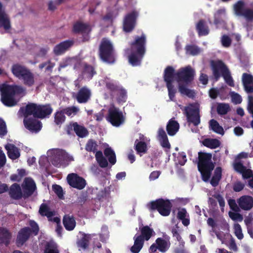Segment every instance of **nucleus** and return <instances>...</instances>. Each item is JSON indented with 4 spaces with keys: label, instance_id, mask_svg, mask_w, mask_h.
<instances>
[{
    "label": "nucleus",
    "instance_id": "f257e3e1",
    "mask_svg": "<svg viewBox=\"0 0 253 253\" xmlns=\"http://www.w3.org/2000/svg\"><path fill=\"white\" fill-rule=\"evenodd\" d=\"M25 89L21 85H10L6 84H0V100L7 107L15 106L17 101L15 99L16 95L21 94Z\"/></svg>",
    "mask_w": 253,
    "mask_h": 253
},
{
    "label": "nucleus",
    "instance_id": "f03ea898",
    "mask_svg": "<svg viewBox=\"0 0 253 253\" xmlns=\"http://www.w3.org/2000/svg\"><path fill=\"white\" fill-rule=\"evenodd\" d=\"M198 154V170L201 174L202 180L208 182L215 167V163L212 161V154L200 151Z\"/></svg>",
    "mask_w": 253,
    "mask_h": 253
},
{
    "label": "nucleus",
    "instance_id": "7ed1b4c3",
    "mask_svg": "<svg viewBox=\"0 0 253 253\" xmlns=\"http://www.w3.org/2000/svg\"><path fill=\"white\" fill-rule=\"evenodd\" d=\"M11 72L14 77L22 81L25 85L31 87L35 84L34 74L26 66L20 63L13 64Z\"/></svg>",
    "mask_w": 253,
    "mask_h": 253
},
{
    "label": "nucleus",
    "instance_id": "20e7f679",
    "mask_svg": "<svg viewBox=\"0 0 253 253\" xmlns=\"http://www.w3.org/2000/svg\"><path fill=\"white\" fill-rule=\"evenodd\" d=\"M211 68L213 76L216 81H217L221 76L228 85L230 86H234V80L231 75L230 72L222 61H212L211 62Z\"/></svg>",
    "mask_w": 253,
    "mask_h": 253
},
{
    "label": "nucleus",
    "instance_id": "39448f33",
    "mask_svg": "<svg viewBox=\"0 0 253 253\" xmlns=\"http://www.w3.org/2000/svg\"><path fill=\"white\" fill-rule=\"evenodd\" d=\"M99 56L101 60L108 64L116 61L115 51L111 42L107 38L102 39L99 46Z\"/></svg>",
    "mask_w": 253,
    "mask_h": 253
},
{
    "label": "nucleus",
    "instance_id": "423d86ee",
    "mask_svg": "<svg viewBox=\"0 0 253 253\" xmlns=\"http://www.w3.org/2000/svg\"><path fill=\"white\" fill-rule=\"evenodd\" d=\"M27 115H32L34 118L43 119L50 115L53 111L51 105L37 104L34 103H29L25 107Z\"/></svg>",
    "mask_w": 253,
    "mask_h": 253
},
{
    "label": "nucleus",
    "instance_id": "0eeeda50",
    "mask_svg": "<svg viewBox=\"0 0 253 253\" xmlns=\"http://www.w3.org/2000/svg\"><path fill=\"white\" fill-rule=\"evenodd\" d=\"M147 207L150 211H157L161 215L167 216L170 213L172 204L169 200L159 198L149 202Z\"/></svg>",
    "mask_w": 253,
    "mask_h": 253
},
{
    "label": "nucleus",
    "instance_id": "6e6552de",
    "mask_svg": "<svg viewBox=\"0 0 253 253\" xmlns=\"http://www.w3.org/2000/svg\"><path fill=\"white\" fill-rule=\"evenodd\" d=\"M195 75V70L189 65L179 69L175 73V79L178 84L188 85L194 80Z\"/></svg>",
    "mask_w": 253,
    "mask_h": 253
},
{
    "label": "nucleus",
    "instance_id": "1a4fd4ad",
    "mask_svg": "<svg viewBox=\"0 0 253 253\" xmlns=\"http://www.w3.org/2000/svg\"><path fill=\"white\" fill-rule=\"evenodd\" d=\"M235 15L244 17L248 21H253V8L246 7V3L242 0L237 1L233 5Z\"/></svg>",
    "mask_w": 253,
    "mask_h": 253
},
{
    "label": "nucleus",
    "instance_id": "9d476101",
    "mask_svg": "<svg viewBox=\"0 0 253 253\" xmlns=\"http://www.w3.org/2000/svg\"><path fill=\"white\" fill-rule=\"evenodd\" d=\"M170 237L165 235L164 238L159 237L156 239L155 242L152 244L149 249V253H158L157 250L161 253H166L170 246Z\"/></svg>",
    "mask_w": 253,
    "mask_h": 253
},
{
    "label": "nucleus",
    "instance_id": "9b49d317",
    "mask_svg": "<svg viewBox=\"0 0 253 253\" xmlns=\"http://www.w3.org/2000/svg\"><path fill=\"white\" fill-rule=\"evenodd\" d=\"M20 111L22 112L24 117L23 123L25 127L31 132H39L42 127L41 122L37 118L29 117L31 115H27L25 107H21Z\"/></svg>",
    "mask_w": 253,
    "mask_h": 253
},
{
    "label": "nucleus",
    "instance_id": "f8f14e48",
    "mask_svg": "<svg viewBox=\"0 0 253 253\" xmlns=\"http://www.w3.org/2000/svg\"><path fill=\"white\" fill-rule=\"evenodd\" d=\"M107 120L114 126H119L124 123L125 119L123 113L119 108L113 107L108 110Z\"/></svg>",
    "mask_w": 253,
    "mask_h": 253
},
{
    "label": "nucleus",
    "instance_id": "ddd939ff",
    "mask_svg": "<svg viewBox=\"0 0 253 253\" xmlns=\"http://www.w3.org/2000/svg\"><path fill=\"white\" fill-rule=\"evenodd\" d=\"M138 13L133 10L127 13L123 21V30L126 33H130L134 29Z\"/></svg>",
    "mask_w": 253,
    "mask_h": 253
},
{
    "label": "nucleus",
    "instance_id": "4468645a",
    "mask_svg": "<svg viewBox=\"0 0 253 253\" xmlns=\"http://www.w3.org/2000/svg\"><path fill=\"white\" fill-rule=\"evenodd\" d=\"M146 37L144 34L141 36H136L134 40L130 45L131 51L135 52L140 54H145L146 49Z\"/></svg>",
    "mask_w": 253,
    "mask_h": 253
},
{
    "label": "nucleus",
    "instance_id": "2eb2a0df",
    "mask_svg": "<svg viewBox=\"0 0 253 253\" xmlns=\"http://www.w3.org/2000/svg\"><path fill=\"white\" fill-rule=\"evenodd\" d=\"M67 181L70 186L78 190L83 189L86 185V180L75 173L69 174L67 177Z\"/></svg>",
    "mask_w": 253,
    "mask_h": 253
},
{
    "label": "nucleus",
    "instance_id": "dca6fc26",
    "mask_svg": "<svg viewBox=\"0 0 253 253\" xmlns=\"http://www.w3.org/2000/svg\"><path fill=\"white\" fill-rule=\"evenodd\" d=\"M184 111L188 122L193 124L195 126H197L200 123V116L198 109L186 107Z\"/></svg>",
    "mask_w": 253,
    "mask_h": 253
},
{
    "label": "nucleus",
    "instance_id": "f3484780",
    "mask_svg": "<svg viewBox=\"0 0 253 253\" xmlns=\"http://www.w3.org/2000/svg\"><path fill=\"white\" fill-rule=\"evenodd\" d=\"M74 159L72 156L69 155L65 151L61 150L57 152L54 155L51 163L54 166L59 167L65 161H72Z\"/></svg>",
    "mask_w": 253,
    "mask_h": 253
},
{
    "label": "nucleus",
    "instance_id": "a211bd4d",
    "mask_svg": "<svg viewBox=\"0 0 253 253\" xmlns=\"http://www.w3.org/2000/svg\"><path fill=\"white\" fill-rule=\"evenodd\" d=\"M91 29L88 24L81 21L75 22L73 26L72 31L75 34H87L84 37L83 41H88L89 37L88 34L90 32Z\"/></svg>",
    "mask_w": 253,
    "mask_h": 253
},
{
    "label": "nucleus",
    "instance_id": "6ab92c4d",
    "mask_svg": "<svg viewBox=\"0 0 253 253\" xmlns=\"http://www.w3.org/2000/svg\"><path fill=\"white\" fill-rule=\"evenodd\" d=\"M91 96V90L87 86H83L79 90L75 98L79 103H86L90 100Z\"/></svg>",
    "mask_w": 253,
    "mask_h": 253
},
{
    "label": "nucleus",
    "instance_id": "aec40b11",
    "mask_svg": "<svg viewBox=\"0 0 253 253\" xmlns=\"http://www.w3.org/2000/svg\"><path fill=\"white\" fill-rule=\"evenodd\" d=\"M237 203L242 210L249 211L253 207V198L251 196H242L237 199Z\"/></svg>",
    "mask_w": 253,
    "mask_h": 253
},
{
    "label": "nucleus",
    "instance_id": "412c9836",
    "mask_svg": "<svg viewBox=\"0 0 253 253\" xmlns=\"http://www.w3.org/2000/svg\"><path fill=\"white\" fill-rule=\"evenodd\" d=\"M233 168L236 171L242 174L244 179H248L253 176V171L250 169H247L241 162H234Z\"/></svg>",
    "mask_w": 253,
    "mask_h": 253
},
{
    "label": "nucleus",
    "instance_id": "4be33fe9",
    "mask_svg": "<svg viewBox=\"0 0 253 253\" xmlns=\"http://www.w3.org/2000/svg\"><path fill=\"white\" fill-rule=\"evenodd\" d=\"M31 235V228L24 227L18 233L16 243L18 246H22L29 238Z\"/></svg>",
    "mask_w": 253,
    "mask_h": 253
},
{
    "label": "nucleus",
    "instance_id": "5701e85b",
    "mask_svg": "<svg viewBox=\"0 0 253 253\" xmlns=\"http://www.w3.org/2000/svg\"><path fill=\"white\" fill-rule=\"evenodd\" d=\"M74 44L72 40H66L56 45L53 48V52L56 55H61Z\"/></svg>",
    "mask_w": 253,
    "mask_h": 253
},
{
    "label": "nucleus",
    "instance_id": "b1692460",
    "mask_svg": "<svg viewBox=\"0 0 253 253\" xmlns=\"http://www.w3.org/2000/svg\"><path fill=\"white\" fill-rule=\"evenodd\" d=\"M95 236H96L95 234H86L83 233L82 237L77 241L78 247L84 250H86L89 247V241Z\"/></svg>",
    "mask_w": 253,
    "mask_h": 253
},
{
    "label": "nucleus",
    "instance_id": "393cba45",
    "mask_svg": "<svg viewBox=\"0 0 253 253\" xmlns=\"http://www.w3.org/2000/svg\"><path fill=\"white\" fill-rule=\"evenodd\" d=\"M36 184L32 179H26L25 185L23 186V197L24 198L31 196L36 189Z\"/></svg>",
    "mask_w": 253,
    "mask_h": 253
},
{
    "label": "nucleus",
    "instance_id": "a878e982",
    "mask_svg": "<svg viewBox=\"0 0 253 253\" xmlns=\"http://www.w3.org/2000/svg\"><path fill=\"white\" fill-rule=\"evenodd\" d=\"M8 193L10 198L14 200H20L23 197V193L22 191L21 187L19 184L16 183L10 186Z\"/></svg>",
    "mask_w": 253,
    "mask_h": 253
},
{
    "label": "nucleus",
    "instance_id": "bb28decb",
    "mask_svg": "<svg viewBox=\"0 0 253 253\" xmlns=\"http://www.w3.org/2000/svg\"><path fill=\"white\" fill-rule=\"evenodd\" d=\"M139 230L141 234H137V237L140 239L142 240L143 242L148 241L155 233L153 229L148 225L139 227Z\"/></svg>",
    "mask_w": 253,
    "mask_h": 253
},
{
    "label": "nucleus",
    "instance_id": "cd10ccee",
    "mask_svg": "<svg viewBox=\"0 0 253 253\" xmlns=\"http://www.w3.org/2000/svg\"><path fill=\"white\" fill-rule=\"evenodd\" d=\"M12 238V233L5 227H0V244L8 246Z\"/></svg>",
    "mask_w": 253,
    "mask_h": 253
},
{
    "label": "nucleus",
    "instance_id": "c85d7f7f",
    "mask_svg": "<svg viewBox=\"0 0 253 253\" xmlns=\"http://www.w3.org/2000/svg\"><path fill=\"white\" fill-rule=\"evenodd\" d=\"M226 15V9L221 8L218 9L214 13V21L213 23L216 26V28H218V25L224 23L223 18Z\"/></svg>",
    "mask_w": 253,
    "mask_h": 253
},
{
    "label": "nucleus",
    "instance_id": "c756f323",
    "mask_svg": "<svg viewBox=\"0 0 253 253\" xmlns=\"http://www.w3.org/2000/svg\"><path fill=\"white\" fill-rule=\"evenodd\" d=\"M63 224L67 230L72 231L75 228L76 222L73 215L66 214L63 218Z\"/></svg>",
    "mask_w": 253,
    "mask_h": 253
},
{
    "label": "nucleus",
    "instance_id": "7c9ffc66",
    "mask_svg": "<svg viewBox=\"0 0 253 253\" xmlns=\"http://www.w3.org/2000/svg\"><path fill=\"white\" fill-rule=\"evenodd\" d=\"M174 69L170 66H167L164 70V80L166 84H172L175 78Z\"/></svg>",
    "mask_w": 253,
    "mask_h": 253
},
{
    "label": "nucleus",
    "instance_id": "2f4dec72",
    "mask_svg": "<svg viewBox=\"0 0 253 253\" xmlns=\"http://www.w3.org/2000/svg\"><path fill=\"white\" fill-rule=\"evenodd\" d=\"M134 149L136 151V154L140 157L145 154L148 151V147L146 142L138 141L137 139L135 140L134 144Z\"/></svg>",
    "mask_w": 253,
    "mask_h": 253
},
{
    "label": "nucleus",
    "instance_id": "473e14b6",
    "mask_svg": "<svg viewBox=\"0 0 253 253\" xmlns=\"http://www.w3.org/2000/svg\"><path fill=\"white\" fill-rule=\"evenodd\" d=\"M0 28H3L6 31L11 28L9 18L4 9L0 12Z\"/></svg>",
    "mask_w": 253,
    "mask_h": 253
},
{
    "label": "nucleus",
    "instance_id": "72a5a7b5",
    "mask_svg": "<svg viewBox=\"0 0 253 253\" xmlns=\"http://www.w3.org/2000/svg\"><path fill=\"white\" fill-rule=\"evenodd\" d=\"M166 128L168 134L170 136H173L178 131L179 125L177 121L171 119L168 122Z\"/></svg>",
    "mask_w": 253,
    "mask_h": 253
},
{
    "label": "nucleus",
    "instance_id": "f704fd0d",
    "mask_svg": "<svg viewBox=\"0 0 253 253\" xmlns=\"http://www.w3.org/2000/svg\"><path fill=\"white\" fill-rule=\"evenodd\" d=\"M196 30L200 36H207L210 32L209 27L203 19L199 21L196 25Z\"/></svg>",
    "mask_w": 253,
    "mask_h": 253
},
{
    "label": "nucleus",
    "instance_id": "c9c22d12",
    "mask_svg": "<svg viewBox=\"0 0 253 253\" xmlns=\"http://www.w3.org/2000/svg\"><path fill=\"white\" fill-rule=\"evenodd\" d=\"M39 213L42 216H46L49 221H52V217L54 215V212L51 211L48 206L44 203L41 205L39 211Z\"/></svg>",
    "mask_w": 253,
    "mask_h": 253
},
{
    "label": "nucleus",
    "instance_id": "e433bc0d",
    "mask_svg": "<svg viewBox=\"0 0 253 253\" xmlns=\"http://www.w3.org/2000/svg\"><path fill=\"white\" fill-rule=\"evenodd\" d=\"M73 127L74 132L80 138L85 137L89 134L87 129L84 126L78 124L77 122H76Z\"/></svg>",
    "mask_w": 253,
    "mask_h": 253
},
{
    "label": "nucleus",
    "instance_id": "4c0bfd02",
    "mask_svg": "<svg viewBox=\"0 0 253 253\" xmlns=\"http://www.w3.org/2000/svg\"><path fill=\"white\" fill-rule=\"evenodd\" d=\"M5 149L7 151L8 157L12 160H15L20 157L19 149L13 144H10L9 146H5Z\"/></svg>",
    "mask_w": 253,
    "mask_h": 253
},
{
    "label": "nucleus",
    "instance_id": "58836bf2",
    "mask_svg": "<svg viewBox=\"0 0 253 253\" xmlns=\"http://www.w3.org/2000/svg\"><path fill=\"white\" fill-rule=\"evenodd\" d=\"M222 176V169L220 167L216 168L214 171L213 175L211 177L210 183L214 187H216L221 179Z\"/></svg>",
    "mask_w": 253,
    "mask_h": 253
},
{
    "label": "nucleus",
    "instance_id": "ea45409f",
    "mask_svg": "<svg viewBox=\"0 0 253 253\" xmlns=\"http://www.w3.org/2000/svg\"><path fill=\"white\" fill-rule=\"evenodd\" d=\"M133 240L134 244L130 248V250L132 253H139L144 246V242L138 238L137 234L133 237Z\"/></svg>",
    "mask_w": 253,
    "mask_h": 253
},
{
    "label": "nucleus",
    "instance_id": "a19ab883",
    "mask_svg": "<svg viewBox=\"0 0 253 253\" xmlns=\"http://www.w3.org/2000/svg\"><path fill=\"white\" fill-rule=\"evenodd\" d=\"M144 54H140L135 52L131 51L128 56L129 63L133 66L139 65Z\"/></svg>",
    "mask_w": 253,
    "mask_h": 253
},
{
    "label": "nucleus",
    "instance_id": "79ce46f5",
    "mask_svg": "<svg viewBox=\"0 0 253 253\" xmlns=\"http://www.w3.org/2000/svg\"><path fill=\"white\" fill-rule=\"evenodd\" d=\"M203 144L211 149H216L220 145V142L215 138H206L203 141Z\"/></svg>",
    "mask_w": 253,
    "mask_h": 253
},
{
    "label": "nucleus",
    "instance_id": "37998d69",
    "mask_svg": "<svg viewBox=\"0 0 253 253\" xmlns=\"http://www.w3.org/2000/svg\"><path fill=\"white\" fill-rule=\"evenodd\" d=\"M210 128L216 133L223 135L224 133L223 127L219 125L217 121L214 119L210 120Z\"/></svg>",
    "mask_w": 253,
    "mask_h": 253
},
{
    "label": "nucleus",
    "instance_id": "c03bdc74",
    "mask_svg": "<svg viewBox=\"0 0 253 253\" xmlns=\"http://www.w3.org/2000/svg\"><path fill=\"white\" fill-rule=\"evenodd\" d=\"M185 85L178 84L179 92L182 95H186L189 98H193L195 96V92L193 90L187 88Z\"/></svg>",
    "mask_w": 253,
    "mask_h": 253
},
{
    "label": "nucleus",
    "instance_id": "a18cd8bd",
    "mask_svg": "<svg viewBox=\"0 0 253 253\" xmlns=\"http://www.w3.org/2000/svg\"><path fill=\"white\" fill-rule=\"evenodd\" d=\"M185 85L178 84L179 92L182 95H186L189 98H193L195 96V92L193 90L187 88Z\"/></svg>",
    "mask_w": 253,
    "mask_h": 253
},
{
    "label": "nucleus",
    "instance_id": "49530a36",
    "mask_svg": "<svg viewBox=\"0 0 253 253\" xmlns=\"http://www.w3.org/2000/svg\"><path fill=\"white\" fill-rule=\"evenodd\" d=\"M230 110L229 104L225 103H219L217 104L216 111L218 115L223 116L227 114Z\"/></svg>",
    "mask_w": 253,
    "mask_h": 253
},
{
    "label": "nucleus",
    "instance_id": "de8ad7c7",
    "mask_svg": "<svg viewBox=\"0 0 253 253\" xmlns=\"http://www.w3.org/2000/svg\"><path fill=\"white\" fill-rule=\"evenodd\" d=\"M104 154L108 158V161L112 165H114L116 164V154L114 151L110 147L105 148L104 151Z\"/></svg>",
    "mask_w": 253,
    "mask_h": 253
},
{
    "label": "nucleus",
    "instance_id": "09e8293b",
    "mask_svg": "<svg viewBox=\"0 0 253 253\" xmlns=\"http://www.w3.org/2000/svg\"><path fill=\"white\" fill-rule=\"evenodd\" d=\"M95 158L99 166L102 168L108 167V163L107 159L103 156L101 151H98L95 153Z\"/></svg>",
    "mask_w": 253,
    "mask_h": 253
},
{
    "label": "nucleus",
    "instance_id": "8fccbe9b",
    "mask_svg": "<svg viewBox=\"0 0 253 253\" xmlns=\"http://www.w3.org/2000/svg\"><path fill=\"white\" fill-rule=\"evenodd\" d=\"M186 54L197 55L200 53V48L195 44H188L185 47Z\"/></svg>",
    "mask_w": 253,
    "mask_h": 253
},
{
    "label": "nucleus",
    "instance_id": "3c124183",
    "mask_svg": "<svg viewBox=\"0 0 253 253\" xmlns=\"http://www.w3.org/2000/svg\"><path fill=\"white\" fill-rule=\"evenodd\" d=\"M84 73L86 75V78L89 79H91L93 76L96 74L94 68L87 64H85L84 65Z\"/></svg>",
    "mask_w": 253,
    "mask_h": 253
},
{
    "label": "nucleus",
    "instance_id": "603ef678",
    "mask_svg": "<svg viewBox=\"0 0 253 253\" xmlns=\"http://www.w3.org/2000/svg\"><path fill=\"white\" fill-rule=\"evenodd\" d=\"M97 147L98 145L97 142L92 139H90L87 141V143H86L85 149L86 151L88 152H92L93 153H96V152L97 151Z\"/></svg>",
    "mask_w": 253,
    "mask_h": 253
},
{
    "label": "nucleus",
    "instance_id": "864d4df0",
    "mask_svg": "<svg viewBox=\"0 0 253 253\" xmlns=\"http://www.w3.org/2000/svg\"><path fill=\"white\" fill-rule=\"evenodd\" d=\"M66 117L62 111H57L54 114V122L57 125H60L65 121Z\"/></svg>",
    "mask_w": 253,
    "mask_h": 253
},
{
    "label": "nucleus",
    "instance_id": "5fc2aeb1",
    "mask_svg": "<svg viewBox=\"0 0 253 253\" xmlns=\"http://www.w3.org/2000/svg\"><path fill=\"white\" fill-rule=\"evenodd\" d=\"M105 86L107 89L112 92H117L121 86L119 85L116 82L113 81L106 82Z\"/></svg>",
    "mask_w": 253,
    "mask_h": 253
},
{
    "label": "nucleus",
    "instance_id": "6e6d98bb",
    "mask_svg": "<svg viewBox=\"0 0 253 253\" xmlns=\"http://www.w3.org/2000/svg\"><path fill=\"white\" fill-rule=\"evenodd\" d=\"M234 233L235 235L239 240H242L244 238V235L242 233V229L241 225L239 223H235L233 226Z\"/></svg>",
    "mask_w": 253,
    "mask_h": 253
},
{
    "label": "nucleus",
    "instance_id": "4d7b16f0",
    "mask_svg": "<svg viewBox=\"0 0 253 253\" xmlns=\"http://www.w3.org/2000/svg\"><path fill=\"white\" fill-rule=\"evenodd\" d=\"M168 90V95L170 101H174L175 94L177 92L176 88L172 84H166Z\"/></svg>",
    "mask_w": 253,
    "mask_h": 253
},
{
    "label": "nucleus",
    "instance_id": "13d9d810",
    "mask_svg": "<svg viewBox=\"0 0 253 253\" xmlns=\"http://www.w3.org/2000/svg\"><path fill=\"white\" fill-rule=\"evenodd\" d=\"M117 92H118L119 101L125 102L127 98V92L126 90L121 86Z\"/></svg>",
    "mask_w": 253,
    "mask_h": 253
},
{
    "label": "nucleus",
    "instance_id": "bf43d9fd",
    "mask_svg": "<svg viewBox=\"0 0 253 253\" xmlns=\"http://www.w3.org/2000/svg\"><path fill=\"white\" fill-rule=\"evenodd\" d=\"M44 253H59L56 247L49 243H47L45 246Z\"/></svg>",
    "mask_w": 253,
    "mask_h": 253
},
{
    "label": "nucleus",
    "instance_id": "052dcab7",
    "mask_svg": "<svg viewBox=\"0 0 253 253\" xmlns=\"http://www.w3.org/2000/svg\"><path fill=\"white\" fill-rule=\"evenodd\" d=\"M53 191L60 199H64V193L61 186L57 184H54L52 186Z\"/></svg>",
    "mask_w": 253,
    "mask_h": 253
},
{
    "label": "nucleus",
    "instance_id": "680f3d73",
    "mask_svg": "<svg viewBox=\"0 0 253 253\" xmlns=\"http://www.w3.org/2000/svg\"><path fill=\"white\" fill-rule=\"evenodd\" d=\"M221 42L223 46L228 47L231 44L232 40L228 36L223 35L221 38Z\"/></svg>",
    "mask_w": 253,
    "mask_h": 253
},
{
    "label": "nucleus",
    "instance_id": "e2e57ef3",
    "mask_svg": "<svg viewBox=\"0 0 253 253\" xmlns=\"http://www.w3.org/2000/svg\"><path fill=\"white\" fill-rule=\"evenodd\" d=\"M29 224L31 227V234L33 233L34 235H37L39 232V227L38 224L34 220H30Z\"/></svg>",
    "mask_w": 253,
    "mask_h": 253
},
{
    "label": "nucleus",
    "instance_id": "0e129e2a",
    "mask_svg": "<svg viewBox=\"0 0 253 253\" xmlns=\"http://www.w3.org/2000/svg\"><path fill=\"white\" fill-rule=\"evenodd\" d=\"M64 115L66 114L68 116H71L73 113H76L79 109L77 107L75 106H72L71 107H67L66 108L63 109L62 110Z\"/></svg>",
    "mask_w": 253,
    "mask_h": 253
},
{
    "label": "nucleus",
    "instance_id": "69168bd1",
    "mask_svg": "<svg viewBox=\"0 0 253 253\" xmlns=\"http://www.w3.org/2000/svg\"><path fill=\"white\" fill-rule=\"evenodd\" d=\"M252 83H253V77L251 75L247 73H244L243 74V85L246 84H251Z\"/></svg>",
    "mask_w": 253,
    "mask_h": 253
},
{
    "label": "nucleus",
    "instance_id": "338daca9",
    "mask_svg": "<svg viewBox=\"0 0 253 253\" xmlns=\"http://www.w3.org/2000/svg\"><path fill=\"white\" fill-rule=\"evenodd\" d=\"M244 187L245 184L240 181H236L233 185V189L236 192L241 191Z\"/></svg>",
    "mask_w": 253,
    "mask_h": 253
},
{
    "label": "nucleus",
    "instance_id": "774afa93",
    "mask_svg": "<svg viewBox=\"0 0 253 253\" xmlns=\"http://www.w3.org/2000/svg\"><path fill=\"white\" fill-rule=\"evenodd\" d=\"M247 110L248 112L252 115V117L253 118V96H248Z\"/></svg>",
    "mask_w": 253,
    "mask_h": 253
}]
</instances>
